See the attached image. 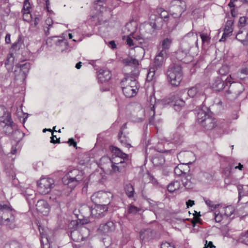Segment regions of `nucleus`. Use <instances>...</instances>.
<instances>
[{"label":"nucleus","instance_id":"f257e3e1","mask_svg":"<svg viewBox=\"0 0 248 248\" xmlns=\"http://www.w3.org/2000/svg\"><path fill=\"white\" fill-rule=\"evenodd\" d=\"M155 34V30L148 22L142 26L140 35H135L133 38L138 42L141 47L145 49L148 47L149 41Z\"/></svg>","mask_w":248,"mask_h":248},{"label":"nucleus","instance_id":"f03ea898","mask_svg":"<svg viewBox=\"0 0 248 248\" xmlns=\"http://www.w3.org/2000/svg\"><path fill=\"white\" fill-rule=\"evenodd\" d=\"M167 57V55L164 51H159L156 55L154 63L150 68L149 72L147 75L148 80H152L155 74L159 75L162 68L164 65L165 60Z\"/></svg>","mask_w":248,"mask_h":248},{"label":"nucleus","instance_id":"7ed1b4c3","mask_svg":"<svg viewBox=\"0 0 248 248\" xmlns=\"http://www.w3.org/2000/svg\"><path fill=\"white\" fill-rule=\"evenodd\" d=\"M121 86L124 95L127 97L135 96L139 91L140 87L137 79L130 77H125L121 82Z\"/></svg>","mask_w":248,"mask_h":248},{"label":"nucleus","instance_id":"20e7f679","mask_svg":"<svg viewBox=\"0 0 248 248\" xmlns=\"http://www.w3.org/2000/svg\"><path fill=\"white\" fill-rule=\"evenodd\" d=\"M12 206L8 203H0V219L2 224L13 227L15 217Z\"/></svg>","mask_w":248,"mask_h":248},{"label":"nucleus","instance_id":"39448f33","mask_svg":"<svg viewBox=\"0 0 248 248\" xmlns=\"http://www.w3.org/2000/svg\"><path fill=\"white\" fill-rule=\"evenodd\" d=\"M168 81L172 85H179L182 80L181 66L178 64L172 63L170 65L167 71Z\"/></svg>","mask_w":248,"mask_h":248},{"label":"nucleus","instance_id":"423d86ee","mask_svg":"<svg viewBox=\"0 0 248 248\" xmlns=\"http://www.w3.org/2000/svg\"><path fill=\"white\" fill-rule=\"evenodd\" d=\"M106 0H97L94 3V8L100 12L98 15L100 24L107 23L112 16L110 9L106 8Z\"/></svg>","mask_w":248,"mask_h":248},{"label":"nucleus","instance_id":"0eeeda50","mask_svg":"<svg viewBox=\"0 0 248 248\" xmlns=\"http://www.w3.org/2000/svg\"><path fill=\"white\" fill-rule=\"evenodd\" d=\"M83 178V173L78 170L74 169L68 172L62 178L63 183L73 189Z\"/></svg>","mask_w":248,"mask_h":248},{"label":"nucleus","instance_id":"6e6552de","mask_svg":"<svg viewBox=\"0 0 248 248\" xmlns=\"http://www.w3.org/2000/svg\"><path fill=\"white\" fill-rule=\"evenodd\" d=\"M108 204L103 203L94 205V207H91L86 204L82 205L80 209V211L86 210L88 211L93 217L95 218H101L104 217L107 213L108 207Z\"/></svg>","mask_w":248,"mask_h":248},{"label":"nucleus","instance_id":"1a4fd4ad","mask_svg":"<svg viewBox=\"0 0 248 248\" xmlns=\"http://www.w3.org/2000/svg\"><path fill=\"white\" fill-rule=\"evenodd\" d=\"M54 186V180L50 178H41L37 182V190L42 195L48 194Z\"/></svg>","mask_w":248,"mask_h":248},{"label":"nucleus","instance_id":"9d476101","mask_svg":"<svg viewBox=\"0 0 248 248\" xmlns=\"http://www.w3.org/2000/svg\"><path fill=\"white\" fill-rule=\"evenodd\" d=\"M186 9V5L184 1L174 0L171 4L170 12L173 18L180 17Z\"/></svg>","mask_w":248,"mask_h":248},{"label":"nucleus","instance_id":"9b49d317","mask_svg":"<svg viewBox=\"0 0 248 248\" xmlns=\"http://www.w3.org/2000/svg\"><path fill=\"white\" fill-rule=\"evenodd\" d=\"M244 90L243 86L240 83H230L229 89L226 93V97L229 100L235 99L243 92Z\"/></svg>","mask_w":248,"mask_h":248},{"label":"nucleus","instance_id":"f8f14e48","mask_svg":"<svg viewBox=\"0 0 248 248\" xmlns=\"http://www.w3.org/2000/svg\"><path fill=\"white\" fill-rule=\"evenodd\" d=\"M183 95H185L187 97V96L191 98L194 97H203L204 90L200 85H196L189 89H185L181 91Z\"/></svg>","mask_w":248,"mask_h":248},{"label":"nucleus","instance_id":"ddd939ff","mask_svg":"<svg viewBox=\"0 0 248 248\" xmlns=\"http://www.w3.org/2000/svg\"><path fill=\"white\" fill-rule=\"evenodd\" d=\"M192 161L184 162L176 166L174 170V173L179 176L183 178L187 173L190 171V169L188 164H191Z\"/></svg>","mask_w":248,"mask_h":248},{"label":"nucleus","instance_id":"4468645a","mask_svg":"<svg viewBox=\"0 0 248 248\" xmlns=\"http://www.w3.org/2000/svg\"><path fill=\"white\" fill-rule=\"evenodd\" d=\"M108 197V193L102 191H98L94 193L91 197L92 201L97 204V203H103L105 202V199Z\"/></svg>","mask_w":248,"mask_h":248},{"label":"nucleus","instance_id":"2eb2a0df","mask_svg":"<svg viewBox=\"0 0 248 248\" xmlns=\"http://www.w3.org/2000/svg\"><path fill=\"white\" fill-rule=\"evenodd\" d=\"M36 207L37 211L43 216L47 215L49 212V206L47 202L44 200H39L36 204Z\"/></svg>","mask_w":248,"mask_h":248},{"label":"nucleus","instance_id":"dca6fc26","mask_svg":"<svg viewBox=\"0 0 248 248\" xmlns=\"http://www.w3.org/2000/svg\"><path fill=\"white\" fill-rule=\"evenodd\" d=\"M198 36L196 33L190 32L186 35L184 38L182 42V45L184 46L186 43H188V46H193L195 44H197Z\"/></svg>","mask_w":248,"mask_h":248},{"label":"nucleus","instance_id":"f3484780","mask_svg":"<svg viewBox=\"0 0 248 248\" xmlns=\"http://www.w3.org/2000/svg\"><path fill=\"white\" fill-rule=\"evenodd\" d=\"M149 23L155 30H160L163 25L162 18L155 15L151 16Z\"/></svg>","mask_w":248,"mask_h":248},{"label":"nucleus","instance_id":"a211bd4d","mask_svg":"<svg viewBox=\"0 0 248 248\" xmlns=\"http://www.w3.org/2000/svg\"><path fill=\"white\" fill-rule=\"evenodd\" d=\"M144 198L146 199L150 204V210L153 211L156 215L157 213H160L163 210V204L160 202H156L150 199H147L144 196Z\"/></svg>","mask_w":248,"mask_h":248},{"label":"nucleus","instance_id":"6ab92c4d","mask_svg":"<svg viewBox=\"0 0 248 248\" xmlns=\"http://www.w3.org/2000/svg\"><path fill=\"white\" fill-rule=\"evenodd\" d=\"M110 150L113 153V155H115L116 157L120 158V164H127L124 161V159L127 158L128 155L127 154L123 153L119 148L114 146H110Z\"/></svg>","mask_w":248,"mask_h":248},{"label":"nucleus","instance_id":"aec40b11","mask_svg":"<svg viewBox=\"0 0 248 248\" xmlns=\"http://www.w3.org/2000/svg\"><path fill=\"white\" fill-rule=\"evenodd\" d=\"M216 119L211 116L204 120L200 121V124L207 130L213 129L216 126Z\"/></svg>","mask_w":248,"mask_h":248},{"label":"nucleus","instance_id":"412c9836","mask_svg":"<svg viewBox=\"0 0 248 248\" xmlns=\"http://www.w3.org/2000/svg\"><path fill=\"white\" fill-rule=\"evenodd\" d=\"M182 182L184 186L187 189L193 188L196 183L195 179L193 178L191 174L189 173H187L182 178Z\"/></svg>","mask_w":248,"mask_h":248},{"label":"nucleus","instance_id":"4be33fe9","mask_svg":"<svg viewBox=\"0 0 248 248\" xmlns=\"http://www.w3.org/2000/svg\"><path fill=\"white\" fill-rule=\"evenodd\" d=\"M0 121L4 124L12 122L11 113L3 106H0Z\"/></svg>","mask_w":248,"mask_h":248},{"label":"nucleus","instance_id":"5701e85b","mask_svg":"<svg viewBox=\"0 0 248 248\" xmlns=\"http://www.w3.org/2000/svg\"><path fill=\"white\" fill-rule=\"evenodd\" d=\"M233 24V21L232 20H227L226 22L224 33H223L222 37L219 40L220 42L224 41L226 38L230 36L233 31L232 26Z\"/></svg>","mask_w":248,"mask_h":248},{"label":"nucleus","instance_id":"b1692460","mask_svg":"<svg viewBox=\"0 0 248 248\" xmlns=\"http://www.w3.org/2000/svg\"><path fill=\"white\" fill-rule=\"evenodd\" d=\"M227 81L224 82L220 78H217L211 85V87L213 90L216 91H220L225 88V84L227 85V82H230V81L227 78Z\"/></svg>","mask_w":248,"mask_h":248},{"label":"nucleus","instance_id":"393cba45","mask_svg":"<svg viewBox=\"0 0 248 248\" xmlns=\"http://www.w3.org/2000/svg\"><path fill=\"white\" fill-rule=\"evenodd\" d=\"M115 228V225L113 222L108 221L106 223L101 224L99 230L103 233H107L114 231Z\"/></svg>","mask_w":248,"mask_h":248},{"label":"nucleus","instance_id":"a878e982","mask_svg":"<svg viewBox=\"0 0 248 248\" xmlns=\"http://www.w3.org/2000/svg\"><path fill=\"white\" fill-rule=\"evenodd\" d=\"M98 78L100 82L108 81L111 78V74L108 69H100L98 71Z\"/></svg>","mask_w":248,"mask_h":248},{"label":"nucleus","instance_id":"bb28decb","mask_svg":"<svg viewBox=\"0 0 248 248\" xmlns=\"http://www.w3.org/2000/svg\"><path fill=\"white\" fill-rule=\"evenodd\" d=\"M137 28V24L136 22H129L125 25L124 31L127 32L128 35H131L133 38V36L136 35L134 33L136 31Z\"/></svg>","mask_w":248,"mask_h":248},{"label":"nucleus","instance_id":"cd10ccee","mask_svg":"<svg viewBox=\"0 0 248 248\" xmlns=\"http://www.w3.org/2000/svg\"><path fill=\"white\" fill-rule=\"evenodd\" d=\"M154 233L150 229L141 230L140 232V237L141 240L147 241L151 239L154 236Z\"/></svg>","mask_w":248,"mask_h":248},{"label":"nucleus","instance_id":"c85d7f7f","mask_svg":"<svg viewBox=\"0 0 248 248\" xmlns=\"http://www.w3.org/2000/svg\"><path fill=\"white\" fill-rule=\"evenodd\" d=\"M187 97L185 95H183L181 91L177 94V96L175 97L173 100V105L175 107H183L185 104V99Z\"/></svg>","mask_w":248,"mask_h":248},{"label":"nucleus","instance_id":"c756f323","mask_svg":"<svg viewBox=\"0 0 248 248\" xmlns=\"http://www.w3.org/2000/svg\"><path fill=\"white\" fill-rule=\"evenodd\" d=\"M38 229L40 232L41 237V243L42 244L47 243L48 242V238L47 236V232L48 230L47 228H45L40 225L38 226Z\"/></svg>","mask_w":248,"mask_h":248},{"label":"nucleus","instance_id":"7c9ffc66","mask_svg":"<svg viewBox=\"0 0 248 248\" xmlns=\"http://www.w3.org/2000/svg\"><path fill=\"white\" fill-rule=\"evenodd\" d=\"M172 44V39L170 38H166L164 39L161 42L162 49L160 51H164L167 55L168 54V50Z\"/></svg>","mask_w":248,"mask_h":248},{"label":"nucleus","instance_id":"2f4dec72","mask_svg":"<svg viewBox=\"0 0 248 248\" xmlns=\"http://www.w3.org/2000/svg\"><path fill=\"white\" fill-rule=\"evenodd\" d=\"M137 108L139 109V111L137 115L133 117V121L135 122H142L145 118V111L141 108L140 105H138Z\"/></svg>","mask_w":248,"mask_h":248},{"label":"nucleus","instance_id":"473e14b6","mask_svg":"<svg viewBox=\"0 0 248 248\" xmlns=\"http://www.w3.org/2000/svg\"><path fill=\"white\" fill-rule=\"evenodd\" d=\"M5 126L4 127V132L7 135H10L14 132V131L16 128V124L14 123L12 120V122H8L7 124H5Z\"/></svg>","mask_w":248,"mask_h":248},{"label":"nucleus","instance_id":"72a5a7b5","mask_svg":"<svg viewBox=\"0 0 248 248\" xmlns=\"http://www.w3.org/2000/svg\"><path fill=\"white\" fill-rule=\"evenodd\" d=\"M118 138L121 143L125 147L129 148L132 147L129 143V139L125 135H123V132L120 131L118 135Z\"/></svg>","mask_w":248,"mask_h":248},{"label":"nucleus","instance_id":"f704fd0d","mask_svg":"<svg viewBox=\"0 0 248 248\" xmlns=\"http://www.w3.org/2000/svg\"><path fill=\"white\" fill-rule=\"evenodd\" d=\"M244 30V29H240L236 35V39L241 42L248 41V32Z\"/></svg>","mask_w":248,"mask_h":248},{"label":"nucleus","instance_id":"c9c22d12","mask_svg":"<svg viewBox=\"0 0 248 248\" xmlns=\"http://www.w3.org/2000/svg\"><path fill=\"white\" fill-rule=\"evenodd\" d=\"M123 63L125 66H137L139 65V61L135 58L128 57L123 60Z\"/></svg>","mask_w":248,"mask_h":248},{"label":"nucleus","instance_id":"e433bc0d","mask_svg":"<svg viewBox=\"0 0 248 248\" xmlns=\"http://www.w3.org/2000/svg\"><path fill=\"white\" fill-rule=\"evenodd\" d=\"M126 195L128 198H131L134 197L135 191L133 186L130 183H127L124 186Z\"/></svg>","mask_w":248,"mask_h":248},{"label":"nucleus","instance_id":"4c0bfd02","mask_svg":"<svg viewBox=\"0 0 248 248\" xmlns=\"http://www.w3.org/2000/svg\"><path fill=\"white\" fill-rule=\"evenodd\" d=\"M210 116V115L207 113L205 110L202 109L200 110L197 114V121L200 124V121L207 119V118Z\"/></svg>","mask_w":248,"mask_h":248},{"label":"nucleus","instance_id":"58836bf2","mask_svg":"<svg viewBox=\"0 0 248 248\" xmlns=\"http://www.w3.org/2000/svg\"><path fill=\"white\" fill-rule=\"evenodd\" d=\"M191 157H194V154L192 152L189 151H184L180 152L178 155V157L182 159L183 158H186V162L191 161L189 159Z\"/></svg>","mask_w":248,"mask_h":248},{"label":"nucleus","instance_id":"ea45409f","mask_svg":"<svg viewBox=\"0 0 248 248\" xmlns=\"http://www.w3.org/2000/svg\"><path fill=\"white\" fill-rule=\"evenodd\" d=\"M127 165L124 164H120V161L119 162L116 163L114 162L113 161H112L111 167L113 171L121 172L122 171L123 169Z\"/></svg>","mask_w":248,"mask_h":248},{"label":"nucleus","instance_id":"a19ab883","mask_svg":"<svg viewBox=\"0 0 248 248\" xmlns=\"http://www.w3.org/2000/svg\"><path fill=\"white\" fill-rule=\"evenodd\" d=\"M31 8V4L29 0H25L24 2L23 8L22 9V13L24 15V17L26 16H28L30 14V9Z\"/></svg>","mask_w":248,"mask_h":248},{"label":"nucleus","instance_id":"79ce46f5","mask_svg":"<svg viewBox=\"0 0 248 248\" xmlns=\"http://www.w3.org/2000/svg\"><path fill=\"white\" fill-rule=\"evenodd\" d=\"M180 186V183L177 181H174L170 183L168 186V191L172 193L177 189H179Z\"/></svg>","mask_w":248,"mask_h":248},{"label":"nucleus","instance_id":"37998d69","mask_svg":"<svg viewBox=\"0 0 248 248\" xmlns=\"http://www.w3.org/2000/svg\"><path fill=\"white\" fill-rule=\"evenodd\" d=\"M157 13H160V16L159 17L162 18L163 21L167 22L169 19L171 20L167 12L165 10H162V8L157 9Z\"/></svg>","mask_w":248,"mask_h":248},{"label":"nucleus","instance_id":"c03bdc74","mask_svg":"<svg viewBox=\"0 0 248 248\" xmlns=\"http://www.w3.org/2000/svg\"><path fill=\"white\" fill-rule=\"evenodd\" d=\"M223 211V214L226 218L230 217L233 213V209L232 206H227L221 208V211Z\"/></svg>","mask_w":248,"mask_h":248},{"label":"nucleus","instance_id":"a18cd8bd","mask_svg":"<svg viewBox=\"0 0 248 248\" xmlns=\"http://www.w3.org/2000/svg\"><path fill=\"white\" fill-rule=\"evenodd\" d=\"M239 240L240 242L248 245V230L241 233Z\"/></svg>","mask_w":248,"mask_h":248},{"label":"nucleus","instance_id":"49530a36","mask_svg":"<svg viewBox=\"0 0 248 248\" xmlns=\"http://www.w3.org/2000/svg\"><path fill=\"white\" fill-rule=\"evenodd\" d=\"M15 140L19 142L24 137V133L18 129H15L13 133Z\"/></svg>","mask_w":248,"mask_h":248},{"label":"nucleus","instance_id":"de8ad7c7","mask_svg":"<svg viewBox=\"0 0 248 248\" xmlns=\"http://www.w3.org/2000/svg\"><path fill=\"white\" fill-rule=\"evenodd\" d=\"M155 105H150V110L149 112V116H150L149 118L150 123L154 124L155 121Z\"/></svg>","mask_w":248,"mask_h":248},{"label":"nucleus","instance_id":"09e8293b","mask_svg":"<svg viewBox=\"0 0 248 248\" xmlns=\"http://www.w3.org/2000/svg\"><path fill=\"white\" fill-rule=\"evenodd\" d=\"M215 219L216 222H220L221 220L225 217L224 215L223 214V211H216L214 213Z\"/></svg>","mask_w":248,"mask_h":248},{"label":"nucleus","instance_id":"8fccbe9b","mask_svg":"<svg viewBox=\"0 0 248 248\" xmlns=\"http://www.w3.org/2000/svg\"><path fill=\"white\" fill-rule=\"evenodd\" d=\"M17 66L20 68V70L22 71L24 74L28 72L30 68V64L29 62H26L21 64H18Z\"/></svg>","mask_w":248,"mask_h":248},{"label":"nucleus","instance_id":"3c124183","mask_svg":"<svg viewBox=\"0 0 248 248\" xmlns=\"http://www.w3.org/2000/svg\"><path fill=\"white\" fill-rule=\"evenodd\" d=\"M46 23L48 26L47 27L44 28V31L46 35L47 36L49 34V29L52 26V21L51 18H47L46 20Z\"/></svg>","mask_w":248,"mask_h":248},{"label":"nucleus","instance_id":"603ef678","mask_svg":"<svg viewBox=\"0 0 248 248\" xmlns=\"http://www.w3.org/2000/svg\"><path fill=\"white\" fill-rule=\"evenodd\" d=\"M186 52L181 50H178L176 53V58L178 60L182 61L186 57Z\"/></svg>","mask_w":248,"mask_h":248},{"label":"nucleus","instance_id":"864d4df0","mask_svg":"<svg viewBox=\"0 0 248 248\" xmlns=\"http://www.w3.org/2000/svg\"><path fill=\"white\" fill-rule=\"evenodd\" d=\"M237 189L238 190V194H239V200H240V199L242 197L248 194L245 192V188L243 187V186L241 185H238L237 186Z\"/></svg>","mask_w":248,"mask_h":248},{"label":"nucleus","instance_id":"5fc2aeb1","mask_svg":"<svg viewBox=\"0 0 248 248\" xmlns=\"http://www.w3.org/2000/svg\"><path fill=\"white\" fill-rule=\"evenodd\" d=\"M165 162V159L162 156L155 157L153 159V163L155 166L163 164Z\"/></svg>","mask_w":248,"mask_h":248},{"label":"nucleus","instance_id":"6e6d98bb","mask_svg":"<svg viewBox=\"0 0 248 248\" xmlns=\"http://www.w3.org/2000/svg\"><path fill=\"white\" fill-rule=\"evenodd\" d=\"M248 18L245 16L240 17L239 19L238 27L240 29L244 27L247 24V20Z\"/></svg>","mask_w":248,"mask_h":248},{"label":"nucleus","instance_id":"4d7b16f0","mask_svg":"<svg viewBox=\"0 0 248 248\" xmlns=\"http://www.w3.org/2000/svg\"><path fill=\"white\" fill-rule=\"evenodd\" d=\"M140 210V209L139 208L131 205L128 207V212L130 214H135Z\"/></svg>","mask_w":248,"mask_h":248},{"label":"nucleus","instance_id":"13d9d810","mask_svg":"<svg viewBox=\"0 0 248 248\" xmlns=\"http://www.w3.org/2000/svg\"><path fill=\"white\" fill-rule=\"evenodd\" d=\"M33 192V190L30 188H27L25 190L22 191V194L24 196L27 197V199L30 196H32Z\"/></svg>","mask_w":248,"mask_h":248},{"label":"nucleus","instance_id":"bf43d9fd","mask_svg":"<svg viewBox=\"0 0 248 248\" xmlns=\"http://www.w3.org/2000/svg\"><path fill=\"white\" fill-rule=\"evenodd\" d=\"M221 75H225L229 72V68L227 66H222L218 71Z\"/></svg>","mask_w":248,"mask_h":248},{"label":"nucleus","instance_id":"052dcab7","mask_svg":"<svg viewBox=\"0 0 248 248\" xmlns=\"http://www.w3.org/2000/svg\"><path fill=\"white\" fill-rule=\"evenodd\" d=\"M204 201L206 204L210 207H213L214 209H216L217 207V206H219V205L218 204L215 205L213 202L211 201L209 199H205Z\"/></svg>","mask_w":248,"mask_h":248},{"label":"nucleus","instance_id":"680f3d73","mask_svg":"<svg viewBox=\"0 0 248 248\" xmlns=\"http://www.w3.org/2000/svg\"><path fill=\"white\" fill-rule=\"evenodd\" d=\"M161 248H175V246L170 243L165 242L161 244Z\"/></svg>","mask_w":248,"mask_h":248},{"label":"nucleus","instance_id":"e2e57ef3","mask_svg":"<svg viewBox=\"0 0 248 248\" xmlns=\"http://www.w3.org/2000/svg\"><path fill=\"white\" fill-rule=\"evenodd\" d=\"M201 38L203 43H208L210 41V38L207 34H201Z\"/></svg>","mask_w":248,"mask_h":248},{"label":"nucleus","instance_id":"0e129e2a","mask_svg":"<svg viewBox=\"0 0 248 248\" xmlns=\"http://www.w3.org/2000/svg\"><path fill=\"white\" fill-rule=\"evenodd\" d=\"M21 45V40L19 38H18V40L15 42L12 45V48L14 49H19Z\"/></svg>","mask_w":248,"mask_h":248},{"label":"nucleus","instance_id":"69168bd1","mask_svg":"<svg viewBox=\"0 0 248 248\" xmlns=\"http://www.w3.org/2000/svg\"><path fill=\"white\" fill-rule=\"evenodd\" d=\"M139 76V72L138 70H135L134 71L131 72L130 75L126 76V77H130L134 79H136V78Z\"/></svg>","mask_w":248,"mask_h":248},{"label":"nucleus","instance_id":"338daca9","mask_svg":"<svg viewBox=\"0 0 248 248\" xmlns=\"http://www.w3.org/2000/svg\"><path fill=\"white\" fill-rule=\"evenodd\" d=\"M12 56H13V54H11V57L7 58V59H6V60L5 62V64L6 65H9V64H11V65H12L13 62L14 61V58Z\"/></svg>","mask_w":248,"mask_h":248},{"label":"nucleus","instance_id":"774afa93","mask_svg":"<svg viewBox=\"0 0 248 248\" xmlns=\"http://www.w3.org/2000/svg\"><path fill=\"white\" fill-rule=\"evenodd\" d=\"M127 45H128L129 46H134V43L133 40L128 37L126 39Z\"/></svg>","mask_w":248,"mask_h":248}]
</instances>
